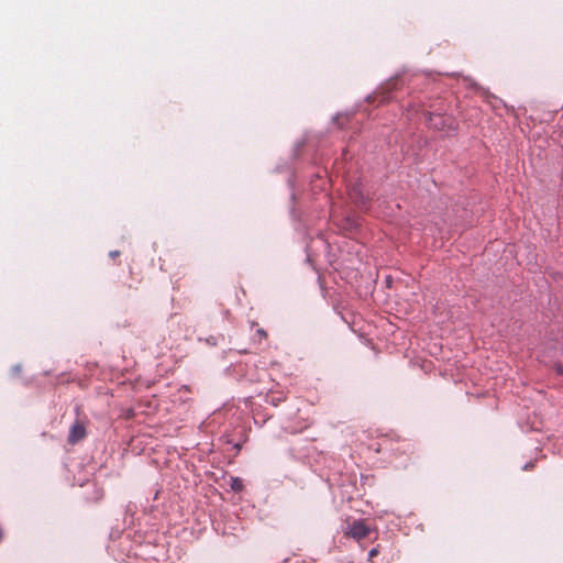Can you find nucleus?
<instances>
[{
	"mask_svg": "<svg viewBox=\"0 0 563 563\" xmlns=\"http://www.w3.org/2000/svg\"><path fill=\"white\" fill-rule=\"evenodd\" d=\"M231 487H232L234 490H241V489H242V482H241L239 478H233V479H232Z\"/></svg>",
	"mask_w": 563,
	"mask_h": 563,
	"instance_id": "7ed1b4c3",
	"label": "nucleus"
},
{
	"mask_svg": "<svg viewBox=\"0 0 563 563\" xmlns=\"http://www.w3.org/2000/svg\"><path fill=\"white\" fill-rule=\"evenodd\" d=\"M377 553H378L377 549H372V550L369 551V553H368L369 559H372V558H374L375 555H377Z\"/></svg>",
	"mask_w": 563,
	"mask_h": 563,
	"instance_id": "39448f33",
	"label": "nucleus"
},
{
	"mask_svg": "<svg viewBox=\"0 0 563 563\" xmlns=\"http://www.w3.org/2000/svg\"><path fill=\"white\" fill-rule=\"evenodd\" d=\"M257 332H258V334H260V335H262V336H265V335H266V333H265V331H264V330H258Z\"/></svg>",
	"mask_w": 563,
	"mask_h": 563,
	"instance_id": "0eeeda50",
	"label": "nucleus"
},
{
	"mask_svg": "<svg viewBox=\"0 0 563 563\" xmlns=\"http://www.w3.org/2000/svg\"><path fill=\"white\" fill-rule=\"evenodd\" d=\"M556 372H558L559 374H562V375H563V365H558V366H556Z\"/></svg>",
	"mask_w": 563,
	"mask_h": 563,
	"instance_id": "423d86ee",
	"label": "nucleus"
},
{
	"mask_svg": "<svg viewBox=\"0 0 563 563\" xmlns=\"http://www.w3.org/2000/svg\"><path fill=\"white\" fill-rule=\"evenodd\" d=\"M85 437V428L80 423H75L71 427L70 433H69V441L71 443H75L79 440H81Z\"/></svg>",
	"mask_w": 563,
	"mask_h": 563,
	"instance_id": "f03ea898",
	"label": "nucleus"
},
{
	"mask_svg": "<svg viewBox=\"0 0 563 563\" xmlns=\"http://www.w3.org/2000/svg\"><path fill=\"white\" fill-rule=\"evenodd\" d=\"M369 528L361 520L354 521L347 526L344 534L356 540L364 539L368 536Z\"/></svg>",
	"mask_w": 563,
	"mask_h": 563,
	"instance_id": "f257e3e1",
	"label": "nucleus"
},
{
	"mask_svg": "<svg viewBox=\"0 0 563 563\" xmlns=\"http://www.w3.org/2000/svg\"><path fill=\"white\" fill-rule=\"evenodd\" d=\"M536 463L530 461L528 463L525 464V466L522 467L523 471H530V470H533Z\"/></svg>",
	"mask_w": 563,
	"mask_h": 563,
	"instance_id": "20e7f679",
	"label": "nucleus"
}]
</instances>
